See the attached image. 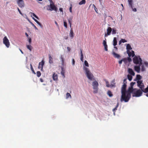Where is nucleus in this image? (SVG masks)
Listing matches in <instances>:
<instances>
[{
    "instance_id": "1",
    "label": "nucleus",
    "mask_w": 148,
    "mask_h": 148,
    "mask_svg": "<svg viewBox=\"0 0 148 148\" xmlns=\"http://www.w3.org/2000/svg\"><path fill=\"white\" fill-rule=\"evenodd\" d=\"M127 85H123L121 88V101H124L125 102H127L131 98V93L134 92L136 88L134 89L133 88L130 87L127 91L126 90Z\"/></svg>"
},
{
    "instance_id": "2",
    "label": "nucleus",
    "mask_w": 148,
    "mask_h": 148,
    "mask_svg": "<svg viewBox=\"0 0 148 148\" xmlns=\"http://www.w3.org/2000/svg\"><path fill=\"white\" fill-rule=\"evenodd\" d=\"M142 80H138L137 81V86L139 87L142 91L145 92H148V85L147 87L145 89L144 88V85L143 83Z\"/></svg>"
},
{
    "instance_id": "3",
    "label": "nucleus",
    "mask_w": 148,
    "mask_h": 148,
    "mask_svg": "<svg viewBox=\"0 0 148 148\" xmlns=\"http://www.w3.org/2000/svg\"><path fill=\"white\" fill-rule=\"evenodd\" d=\"M50 3L49 5H48L47 7V10H50L52 11V10H54L56 12L57 11L58 8L55 5L52 1H49Z\"/></svg>"
},
{
    "instance_id": "4",
    "label": "nucleus",
    "mask_w": 148,
    "mask_h": 148,
    "mask_svg": "<svg viewBox=\"0 0 148 148\" xmlns=\"http://www.w3.org/2000/svg\"><path fill=\"white\" fill-rule=\"evenodd\" d=\"M84 69L85 71L86 74L88 79L90 80H92L94 76L90 71L89 69L85 67H84Z\"/></svg>"
},
{
    "instance_id": "5",
    "label": "nucleus",
    "mask_w": 148,
    "mask_h": 148,
    "mask_svg": "<svg viewBox=\"0 0 148 148\" xmlns=\"http://www.w3.org/2000/svg\"><path fill=\"white\" fill-rule=\"evenodd\" d=\"M133 60L134 64H142V60L140 56H135L133 58Z\"/></svg>"
},
{
    "instance_id": "6",
    "label": "nucleus",
    "mask_w": 148,
    "mask_h": 148,
    "mask_svg": "<svg viewBox=\"0 0 148 148\" xmlns=\"http://www.w3.org/2000/svg\"><path fill=\"white\" fill-rule=\"evenodd\" d=\"M92 86L93 89L94 90L93 92L95 93H97L98 90V86H99L98 82L96 81H94L92 83Z\"/></svg>"
},
{
    "instance_id": "7",
    "label": "nucleus",
    "mask_w": 148,
    "mask_h": 148,
    "mask_svg": "<svg viewBox=\"0 0 148 148\" xmlns=\"http://www.w3.org/2000/svg\"><path fill=\"white\" fill-rule=\"evenodd\" d=\"M141 90L136 89L132 94L133 97H139L142 95L143 92Z\"/></svg>"
},
{
    "instance_id": "8",
    "label": "nucleus",
    "mask_w": 148,
    "mask_h": 148,
    "mask_svg": "<svg viewBox=\"0 0 148 148\" xmlns=\"http://www.w3.org/2000/svg\"><path fill=\"white\" fill-rule=\"evenodd\" d=\"M3 44L7 47L8 48L9 47L10 43L9 40L6 36H5L3 39Z\"/></svg>"
},
{
    "instance_id": "9",
    "label": "nucleus",
    "mask_w": 148,
    "mask_h": 148,
    "mask_svg": "<svg viewBox=\"0 0 148 148\" xmlns=\"http://www.w3.org/2000/svg\"><path fill=\"white\" fill-rule=\"evenodd\" d=\"M17 2L20 7L22 8L24 7L25 3L23 0H18Z\"/></svg>"
},
{
    "instance_id": "10",
    "label": "nucleus",
    "mask_w": 148,
    "mask_h": 148,
    "mask_svg": "<svg viewBox=\"0 0 148 148\" xmlns=\"http://www.w3.org/2000/svg\"><path fill=\"white\" fill-rule=\"evenodd\" d=\"M112 31V29L111 27H109L107 29V33L105 34L104 36L106 37L108 35H110Z\"/></svg>"
},
{
    "instance_id": "11",
    "label": "nucleus",
    "mask_w": 148,
    "mask_h": 148,
    "mask_svg": "<svg viewBox=\"0 0 148 148\" xmlns=\"http://www.w3.org/2000/svg\"><path fill=\"white\" fill-rule=\"evenodd\" d=\"M45 62L43 60H42L41 62H40L39 63V65L38 66V68L39 69H40V70L42 71L43 70V67L44 65Z\"/></svg>"
},
{
    "instance_id": "12",
    "label": "nucleus",
    "mask_w": 148,
    "mask_h": 148,
    "mask_svg": "<svg viewBox=\"0 0 148 148\" xmlns=\"http://www.w3.org/2000/svg\"><path fill=\"white\" fill-rule=\"evenodd\" d=\"M127 53L128 54L129 57H130L131 56L133 57L135 56L134 51L132 50V52H131L130 51H127Z\"/></svg>"
},
{
    "instance_id": "13",
    "label": "nucleus",
    "mask_w": 148,
    "mask_h": 148,
    "mask_svg": "<svg viewBox=\"0 0 148 148\" xmlns=\"http://www.w3.org/2000/svg\"><path fill=\"white\" fill-rule=\"evenodd\" d=\"M141 65H139L138 66H135L134 67V69L135 71L138 73H140V66Z\"/></svg>"
},
{
    "instance_id": "14",
    "label": "nucleus",
    "mask_w": 148,
    "mask_h": 148,
    "mask_svg": "<svg viewBox=\"0 0 148 148\" xmlns=\"http://www.w3.org/2000/svg\"><path fill=\"white\" fill-rule=\"evenodd\" d=\"M52 78L53 79L54 81H57L58 79V75L57 74L54 73L53 75Z\"/></svg>"
},
{
    "instance_id": "15",
    "label": "nucleus",
    "mask_w": 148,
    "mask_h": 148,
    "mask_svg": "<svg viewBox=\"0 0 148 148\" xmlns=\"http://www.w3.org/2000/svg\"><path fill=\"white\" fill-rule=\"evenodd\" d=\"M128 72L129 73L132 75L134 76L135 75V73L132 69L129 68L128 70Z\"/></svg>"
},
{
    "instance_id": "16",
    "label": "nucleus",
    "mask_w": 148,
    "mask_h": 148,
    "mask_svg": "<svg viewBox=\"0 0 148 148\" xmlns=\"http://www.w3.org/2000/svg\"><path fill=\"white\" fill-rule=\"evenodd\" d=\"M105 81H106V86L107 87L112 88L114 86V85H110L109 83V82L106 80H105Z\"/></svg>"
},
{
    "instance_id": "17",
    "label": "nucleus",
    "mask_w": 148,
    "mask_h": 148,
    "mask_svg": "<svg viewBox=\"0 0 148 148\" xmlns=\"http://www.w3.org/2000/svg\"><path fill=\"white\" fill-rule=\"evenodd\" d=\"M112 54L114 57L116 58H119L120 57V56L119 54L116 53L113 51L112 52Z\"/></svg>"
},
{
    "instance_id": "18",
    "label": "nucleus",
    "mask_w": 148,
    "mask_h": 148,
    "mask_svg": "<svg viewBox=\"0 0 148 148\" xmlns=\"http://www.w3.org/2000/svg\"><path fill=\"white\" fill-rule=\"evenodd\" d=\"M74 33L72 28H71L69 35L71 38H73V37Z\"/></svg>"
},
{
    "instance_id": "19",
    "label": "nucleus",
    "mask_w": 148,
    "mask_h": 148,
    "mask_svg": "<svg viewBox=\"0 0 148 148\" xmlns=\"http://www.w3.org/2000/svg\"><path fill=\"white\" fill-rule=\"evenodd\" d=\"M127 51H130L132 49V48L131 47V45L130 44H128L126 46Z\"/></svg>"
},
{
    "instance_id": "20",
    "label": "nucleus",
    "mask_w": 148,
    "mask_h": 148,
    "mask_svg": "<svg viewBox=\"0 0 148 148\" xmlns=\"http://www.w3.org/2000/svg\"><path fill=\"white\" fill-rule=\"evenodd\" d=\"M113 42V45L114 46H115L116 45L117 41L116 38V37H114V38Z\"/></svg>"
},
{
    "instance_id": "21",
    "label": "nucleus",
    "mask_w": 148,
    "mask_h": 148,
    "mask_svg": "<svg viewBox=\"0 0 148 148\" xmlns=\"http://www.w3.org/2000/svg\"><path fill=\"white\" fill-rule=\"evenodd\" d=\"M53 58L50 55H49V62L50 64H52L53 63Z\"/></svg>"
},
{
    "instance_id": "22",
    "label": "nucleus",
    "mask_w": 148,
    "mask_h": 148,
    "mask_svg": "<svg viewBox=\"0 0 148 148\" xmlns=\"http://www.w3.org/2000/svg\"><path fill=\"white\" fill-rule=\"evenodd\" d=\"M128 2L129 6L131 8H132V5L133 0H127Z\"/></svg>"
},
{
    "instance_id": "23",
    "label": "nucleus",
    "mask_w": 148,
    "mask_h": 148,
    "mask_svg": "<svg viewBox=\"0 0 148 148\" xmlns=\"http://www.w3.org/2000/svg\"><path fill=\"white\" fill-rule=\"evenodd\" d=\"M60 58V60L61 61L62 64V65H64V58H63V56L62 55H61Z\"/></svg>"
},
{
    "instance_id": "24",
    "label": "nucleus",
    "mask_w": 148,
    "mask_h": 148,
    "mask_svg": "<svg viewBox=\"0 0 148 148\" xmlns=\"http://www.w3.org/2000/svg\"><path fill=\"white\" fill-rule=\"evenodd\" d=\"M61 74L63 76L64 78L65 76L64 75L65 71L63 68H62V70L61 72Z\"/></svg>"
},
{
    "instance_id": "25",
    "label": "nucleus",
    "mask_w": 148,
    "mask_h": 148,
    "mask_svg": "<svg viewBox=\"0 0 148 148\" xmlns=\"http://www.w3.org/2000/svg\"><path fill=\"white\" fill-rule=\"evenodd\" d=\"M33 19L34 20V21L41 27H42V24L37 20L34 18H33Z\"/></svg>"
},
{
    "instance_id": "26",
    "label": "nucleus",
    "mask_w": 148,
    "mask_h": 148,
    "mask_svg": "<svg viewBox=\"0 0 148 148\" xmlns=\"http://www.w3.org/2000/svg\"><path fill=\"white\" fill-rule=\"evenodd\" d=\"M81 58H80V60H81V61L82 62H84V60H83V53H82V50L81 49Z\"/></svg>"
},
{
    "instance_id": "27",
    "label": "nucleus",
    "mask_w": 148,
    "mask_h": 148,
    "mask_svg": "<svg viewBox=\"0 0 148 148\" xmlns=\"http://www.w3.org/2000/svg\"><path fill=\"white\" fill-rule=\"evenodd\" d=\"M86 1L85 0H82L79 3V5L84 4L86 3Z\"/></svg>"
},
{
    "instance_id": "28",
    "label": "nucleus",
    "mask_w": 148,
    "mask_h": 148,
    "mask_svg": "<svg viewBox=\"0 0 148 148\" xmlns=\"http://www.w3.org/2000/svg\"><path fill=\"white\" fill-rule=\"evenodd\" d=\"M112 34H116V30L115 28H113L112 29Z\"/></svg>"
},
{
    "instance_id": "29",
    "label": "nucleus",
    "mask_w": 148,
    "mask_h": 148,
    "mask_svg": "<svg viewBox=\"0 0 148 148\" xmlns=\"http://www.w3.org/2000/svg\"><path fill=\"white\" fill-rule=\"evenodd\" d=\"M107 94L110 97H112L113 95L112 94L110 90H108L107 92Z\"/></svg>"
},
{
    "instance_id": "30",
    "label": "nucleus",
    "mask_w": 148,
    "mask_h": 148,
    "mask_svg": "<svg viewBox=\"0 0 148 148\" xmlns=\"http://www.w3.org/2000/svg\"><path fill=\"white\" fill-rule=\"evenodd\" d=\"M119 105V102H118L117 103V105H116V106L112 110V111H113V112H115L116 110H117V108L118 107Z\"/></svg>"
},
{
    "instance_id": "31",
    "label": "nucleus",
    "mask_w": 148,
    "mask_h": 148,
    "mask_svg": "<svg viewBox=\"0 0 148 148\" xmlns=\"http://www.w3.org/2000/svg\"><path fill=\"white\" fill-rule=\"evenodd\" d=\"M26 47L28 49H29L31 51H32V47L31 45H27Z\"/></svg>"
},
{
    "instance_id": "32",
    "label": "nucleus",
    "mask_w": 148,
    "mask_h": 148,
    "mask_svg": "<svg viewBox=\"0 0 148 148\" xmlns=\"http://www.w3.org/2000/svg\"><path fill=\"white\" fill-rule=\"evenodd\" d=\"M141 77L140 75H136V79L138 80H140L141 79Z\"/></svg>"
},
{
    "instance_id": "33",
    "label": "nucleus",
    "mask_w": 148,
    "mask_h": 148,
    "mask_svg": "<svg viewBox=\"0 0 148 148\" xmlns=\"http://www.w3.org/2000/svg\"><path fill=\"white\" fill-rule=\"evenodd\" d=\"M30 68H31V69L32 71V72H33V73H34V74H36V73L34 71V69L33 68V66H32V64H30Z\"/></svg>"
},
{
    "instance_id": "34",
    "label": "nucleus",
    "mask_w": 148,
    "mask_h": 148,
    "mask_svg": "<svg viewBox=\"0 0 148 148\" xmlns=\"http://www.w3.org/2000/svg\"><path fill=\"white\" fill-rule=\"evenodd\" d=\"M30 13L31 15H32L34 16L37 19H39L38 17L34 13L32 12H30Z\"/></svg>"
},
{
    "instance_id": "35",
    "label": "nucleus",
    "mask_w": 148,
    "mask_h": 148,
    "mask_svg": "<svg viewBox=\"0 0 148 148\" xmlns=\"http://www.w3.org/2000/svg\"><path fill=\"white\" fill-rule=\"evenodd\" d=\"M127 78L130 81H131L132 80V77L131 75H127Z\"/></svg>"
},
{
    "instance_id": "36",
    "label": "nucleus",
    "mask_w": 148,
    "mask_h": 148,
    "mask_svg": "<svg viewBox=\"0 0 148 148\" xmlns=\"http://www.w3.org/2000/svg\"><path fill=\"white\" fill-rule=\"evenodd\" d=\"M85 65L86 67H88L89 66L86 60H85L84 62Z\"/></svg>"
},
{
    "instance_id": "37",
    "label": "nucleus",
    "mask_w": 148,
    "mask_h": 148,
    "mask_svg": "<svg viewBox=\"0 0 148 148\" xmlns=\"http://www.w3.org/2000/svg\"><path fill=\"white\" fill-rule=\"evenodd\" d=\"M36 74L37 77H39L41 75V73L39 71H38L37 72Z\"/></svg>"
},
{
    "instance_id": "38",
    "label": "nucleus",
    "mask_w": 148,
    "mask_h": 148,
    "mask_svg": "<svg viewBox=\"0 0 148 148\" xmlns=\"http://www.w3.org/2000/svg\"><path fill=\"white\" fill-rule=\"evenodd\" d=\"M145 68L143 65L141 66V71H142L143 72L145 71Z\"/></svg>"
},
{
    "instance_id": "39",
    "label": "nucleus",
    "mask_w": 148,
    "mask_h": 148,
    "mask_svg": "<svg viewBox=\"0 0 148 148\" xmlns=\"http://www.w3.org/2000/svg\"><path fill=\"white\" fill-rule=\"evenodd\" d=\"M64 25L66 28L67 27V23L66 21H64Z\"/></svg>"
},
{
    "instance_id": "40",
    "label": "nucleus",
    "mask_w": 148,
    "mask_h": 148,
    "mask_svg": "<svg viewBox=\"0 0 148 148\" xmlns=\"http://www.w3.org/2000/svg\"><path fill=\"white\" fill-rule=\"evenodd\" d=\"M115 79H113L112 81L111 82V83L112 84L114 85V86H113L114 87H115Z\"/></svg>"
},
{
    "instance_id": "41",
    "label": "nucleus",
    "mask_w": 148,
    "mask_h": 148,
    "mask_svg": "<svg viewBox=\"0 0 148 148\" xmlns=\"http://www.w3.org/2000/svg\"><path fill=\"white\" fill-rule=\"evenodd\" d=\"M71 19H69L68 20V22L70 24V28H71V24H72V22L71 21Z\"/></svg>"
},
{
    "instance_id": "42",
    "label": "nucleus",
    "mask_w": 148,
    "mask_h": 148,
    "mask_svg": "<svg viewBox=\"0 0 148 148\" xmlns=\"http://www.w3.org/2000/svg\"><path fill=\"white\" fill-rule=\"evenodd\" d=\"M69 97L71 98V95L69 93H67L66 94V98H68Z\"/></svg>"
},
{
    "instance_id": "43",
    "label": "nucleus",
    "mask_w": 148,
    "mask_h": 148,
    "mask_svg": "<svg viewBox=\"0 0 148 148\" xmlns=\"http://www.w3.org/2000/svg\"><path fill=\"white\" fill-rule=\"evenodd\" d=\"M123 61L125 63H126L127 62V60L126 58H124L122 59Z\"/></svg>"
},
{
    "instance_id": "44",
    "label": "nucleus",
    "mask_w": 148,
    "mask_h": 148,
    "mask_svg": "<svg viewBox=\"0 0 148 148\" xmlns=\"http://www.w3.org/2000/svg\"><path fill=\"white\" fill-rule=\"evenodd\" d=\"M103 44L104 46L107 45L106 44V42L105 40H104L103 42Z\"/></svg>"
},
{
    "instance_id": "45",
    "label": "nucleus",
    "mask_w": 148,
    "mask_h": 148,
    "mask_svg": "<svg viewBox=\"0 0 148 148\" xmlns=\"http://www.w3.org/2000/svg\"><path fill=\"white\" fill-rule=\"evenodd\" d=\"M135 82H132L130 84V87L133 88V86L135 84Z\"/></svg>"
},
{
    "instance_id": "46",
    "label": "nucleus",
    "mask_w": 148,
    "mask_h": 148,
    "mask_svg": "<svg viewBox=\"0 0 148 148\" xmlns=\"http://www.w3.org/2000/svg\"><path fill=\"white\" fill-rule=\"evenodd\" d=\"M72 64L73 65H74L75 64V61L74 58L72 59Z\"/></svg>"
},
{
    "instance_id": "47",
    "label": "nucleus",
    "mask_w": 148,
    "mask_h": 148,
    "mask_svg": "<svg viewBox=\"0 0 148 148\" xmlns=\"http://www.w3.org/2000/svg\"><path fill=\"white\" fill-rule=\"evenodd\" d=\"M104 47L105 50L106 51H108V45H105V46H104Z\"/></svg>"
},
{
    "instance_id": "48",
    "label": "nucleus",
    "mask_w": 148,
    "mask_h": 148,
    "mask_svg": "<svg viewBox=\"0 0 148 148\" xmlns=\"http://www.w3.org/2000/svg\"><path fill=\"white\" fill-rule=\"evenodd\" d=\"M127 61L128 60L129 62H130L131 61H132V59L131 58H130V57H128L127 58Z\"/></svg>"
},
{
    "instance_id": "49",
    "label": "nucleus",
    "mask_w": 148,
    "mask_h": 148,
    "mask_svg": "<svg viewBox=\"0 0 148 148\" xmlns=\"http://www.w3.org/2000/svg\"><path fill=\"white\" fill-rule=\"evenodd\" d=\"M121 40V41L123 43L127 42V41L125 39H122Z\"/></svg>"
},
{
    "instance_id": "50",
    "label": "nucleus",
    "mask_w": 148,
    "mask_h": 148,
    "mask_svg": "<svg viewBox=\"0 0 148 148\" xmlns=\"http://www.w3.org/2000/svg\"><path fill=\"white\" fill-rule=\"evenodd\" d=\"M32 25L34 27L35 29L36 30H38V28H37V27L33 23H32Z\"/></svg>"
},
{
    "instance_id": "51",
    "label": "nucleus",
    "mask_w": 148,
    "mask_h": 148,
    "mask_svg": "<svg viewBox=\"0 0 148 148\" xmlns=\"http://www.w3.org/2000/svg\"><path fill=\"white\" fill-rule=\"evenodd\" d=\"M126 79H124L123 80V85L125 84L126 85L127 82L126 81Z\"/></svg>"
},
{
    "instance_id": "52",
    "label": "nucleus",
    "mask_w": 148,
    "mask_h": 148,
    "mask_svg": "<svg viewBox=\"0 0 148 148\" xmlns=\"http://www.w3.org/2000/svg\"><path fill=\"white\" fill-rule=\"evenodd\" d=\"M132 9V10L134 11V12H136L137 11V10H136V8H133V6L132 5V8H131Z\"/></svg>"
},
{
    "instance_id": "53",
    "label": "nucleus",
    "mask_w": 148,
    "mask_h": 148,
    "mask_svg": "<svg viewBox=\"0 0 148 148\" xmlns=\"http://www.w3.org/2000/svg\"><path fill=\"white\" fill-rule=\"evenodd\" d=\"M17 9H18V11L19 12L20 14H21V15H23L22 13L21 10H19V8H17Z\"/></svg>"
},
{
    "instance_id": "54",
    "label": "nucleus",
    "mask_w": 148,
    "mask_h": 148,
    "mask_svg": "<svg viewBox=\"0 0 148 148\" xmlns=\"http://www.w3.org/2000/svg\"><path fill=\"white\" fill-rule=\"evenodd\" d=\"M69 11L71 13L72 12V7L71 6L69 8Z\"/></svg>"
},
{
    "instance_id": "55",
    "label": "nucleus",
    "mask_w": 148,
    "mask_h": 148,
    "mask_svg": "<svg viewBox=\"0 0 148 148\" xmlns=\"http://www.w3.org/2000/svg\"><path fill=\"white\" fill-rule=\"evenodd\" d=\"M144 64L147 67H148V62H145Z\"/></svg>"
},
{
    "instance_id": "56",
    "label": "nucleus",
    "mask_w": 148,
    "mask_h": 148,
    "mask_svg": "<svg viewBox=\"0 0 148 148\" xmlns=\"http://www.w3.org/2000/svg\"><path fill=\"white\" fill-rule=\"evenodd\" d=\"M122 62H123V60L122 59L121 60L119 61V64H121Z\"/></svg>"
},
{
    "instance_id": "57",
    "label": "nucleus",
    "mask_w": 148,
    "mask_h": 148,
    "mask_svg": "<svg viewBox=\"0 0 148 148\" xmlns=\"http://www.w3.org/2000/svg\"><path fill=\"white\" fill-rule=\"evenodd\" d=\"M31 41H32L31 39L30 38H29V42L30 44H31Z\"/></svg>"
},
{
    "instance_id": "58",
    "label": "nucleus",
    "mask_w": 148,
    "mask_h": 148,
    "mask_svg": "<svg viewBox=\"0 0 148 148\" xmlns=\"http://www.w3.org/2000/svg\"><path fill=\"white\" fill-rule=\"evenodd\" d=\"M59 10L61 12H62V13L63 12V8H59Z\"/></svg>"
},
{
    "instance_id": "59",
    "label": "nucleus",
    "mask_w": 148,
    "mask_h": 148,
    "mask_svg": "<svg viewBox=\"0 0 148 148\" xmlns=\"http://www.w3.org/2000/svg\"><path fill=\"white\" fill-rule=\"evenodd\" d=\"M67 49L69 51L71 50V48L69 47H67Z\"/></svg>"
},
{
    "instance_id": "60",
    "label": "nucleus",
    "mask_w": 148,
    "mask_h": 148,
    "mask_svg": "<svg viewBox=\"0 0 148 148\" xmlns=\"http://www.w3.org/2000/svg\"><path fill=\"white\" fill-rule=\"evenodd\" d=\"M40 81L41 82H44L42 78L40 79Z\"/></svg>"
},
{
    "instance_id": "61",
    "label": "nucleus",
    "mask_w": 148,
    "mask_h": 148,
    "mask_svg": "<svg viewBox=\"0 0 148 148\" xmlns=\"http://www.w3.org/2000/svg\"><path fill=\"white\" fill-rule=\"evenodd\" d=\"M55 23L57 26H58V23L56 21H55Z\"/></svg>"
},
{
    "instance_id": "62",
    "label": "nucleus",
    "mask_w": 148,
    "mask_h": 148,
    "mask_svg": "<svg viewBox=\"0 0 148 148\" xmlns=\"http://www.w3.org/2000/svg\"><path fill=\"white\" fill-rule=\"evenodd\" d=\"M25 34L27 37H28L29 35H28V34L27 33H25Z\"/></svg>"
},
{
    "instance_id": "63",
    "label": "nucleus",
    "mask_w": 148,
    "mask_h": 148,
    "mask_svg": "<svg viewBox=\"0 0 148 148\" xmlns=\"http://www.w3.org/2000/svg\"><path fill=\"white\" fill-rule=\"evenodd\" d=\"M114 48L116 50H117V47H116L115 46H114Z\"/></svg>"
},
{
    "instance_id": "64",
    "label": "nucleus",
    "mask_w": 148,
    "mask_h": 148,
    "mask_svg": "<svg viewBox=\"0 0 148 148\" xmlns=\"http://www.w3.org/2000/svg\"><path fill=\"white\" fill-rule=\"evenodd\" d=\"M121 42H121V40L119 41V45H120L121 44Z\"/></svg>"
}]
</instances>
